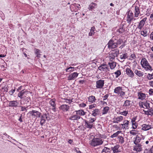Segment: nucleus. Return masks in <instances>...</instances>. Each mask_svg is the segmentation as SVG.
I'll return each mask as SVG.
<instances>
[{"label": "nucleus", "instance_id": "obj_57", "mask_svg": "<svg viewBox=\"0 0 153 153\" xmlns=\"http://www.w3.org/2000/svg\"><path fill=\"white\" fill-rule=\"evenodd\" d=\"M65 100H66V102L67 103H71L72 102V101L70 99H66Z\"/></svg>", "mask_w": 153, "mask_h": 153}, {"label": "nucleus", "instance_id": "obj_24", "mask_svg": "<svg viewBox=\"0 0 153 153\" xmlns=\"http://www.w3.org/2000/svg\"><path fill=\"white\" fill-rule=\"evenodd\" d=\"M55 100L54 99H52L49 102V103L52 106L53 108L52 109L54 110L55 109V107L56 106V104H55Z\"/></svg>", "mask_w": 153, "mask_h": 153}, {"label": "nucleus", "instance_id": "obj_6", "mask_svg": "<svg viewBox=\"0 0 153 153\" xmlns=\"http://www.w3.org/2000/svg\"><path fill=\"white\" fill-rule=\"evenodd\" d=\"M134 18L133 14L132 11L129 10L128 11L127 14V19L128 23L130 24L131 21Z\"/></svg>", "mask_w": 153, "mask_h": 153}, {"label": "nucleus", "instance_id": "obj_20", "mask_svg": "<svg viewBox=\"0 0 153 153\" xmlns=\"http://www.w3.org/2000/svg\"><path fill=\"white\" fill-rule=\"evenodd\" d=\"M138 98L142 100L145 99L146 97V94L142 93H138Z\"/></svg>", "mask_w": 153, "mask_h": 153}, {"label": "nucleus", "instance_id": "obj_34", "mask_svg": "<svg viewBox=\"0 0 153 153\" xmlns=\"http://www.w3.org/2000/svg\"><path fill=\"white\" fill-rule=\"evenodd\" d=\"M131 122L132 123L133 125V128L134 129H136L137 127V125L136 123L135 122V119L134 118L132 119L131 120Z\"/></svg>", "mask_w": 153, "mask_h": 153}, {"label": "nucleus", "instance_id": "obj_45", "mask_svg": "<svg viewBox=\"0 0 153 153\" xmlns=\"http://www.w3.org/2000/svg\"><path fill=\"white\" fill-rule=\"evenodd\" d=\"M141 34L144 37H146L147 35V31H143L141 32Z\"/></svg>", "mask_w": 153, "mask_h": 153}, {"label": "nucleus", "instance_id": "obj_17", "mask_svg": "<svg viewBox=\"0 0 153 153\" xmlns=\"http://www.w3.org/2000/svg\"><path fill=\"white\" fill-rule=\"evenodd\" d=\"M142 129L143 130L146 131L149 130L152 128V126L151 125H147L146 124H144L142 126Z\"/></svg>", "mask_w": 153, "mask_h": 153}, {"label": "nucleus", "instance_id": "obj_48", "mask_svg": "<svg viewBox=\"0 0 153 153\" xmlns=\"http://www.w3.org/2000/svg\"><path fill=\"white\" fill-rule=\"evenodd\" d=\"M123 42V41L122 39H119L117 41V42L116 43L117 44V45H119L121 44Z\"/></svg>", "mask_w": 153, "mask_h": 153}, {"label": "nucleus", "instance_id": "obj_19", "mask_svg": "<svg viewBox=\"0 0 153 153\" xmlns=\"http://www.w3.org/2000/svg\"><path fill=\"white\" fill-rule=\"evenodd\" d=\"M85 124L86 127L89 128H91L93 126V124L86 120L85 121Z\"/></svg>", "mask_w": 153, "mask_h": 153}, {"label": "nucleus", "instance_id": "obj_61", "mask_svg": "<svg viewBox=\"0 0 153 153\" xmlns=\"http://www.w3.org/2000/svg\"><path fill=\"white\" fill-rule=\"evenodd\" d=\"M143 111L144 112L145 114H146V115H150V114H149L148 110L145 111L144 110H143Z\"/></svg>", "mask_w": 153, "mask_h": 153}, {"label": "nucleus", "instance_id": "obj_18", "mask_svg": "<svg viewBox=\"0 0 153 153\" xmlns=\"http://www.w3.org/2000/svg\"><path fill=\"white\" fill-rule=\"evenodd\" d=\"M123 117L122 116L117 117L114 119L113 122L118 123L119 122H120L123 120Z\"/></svg>", "mask_w": 153, "mask_h": 153}, {"label": "nucleus", "instance_id": "obj_40", "mask_svg": "<svg viewBox=\"0 0 153 153\" xmlns=\"http://www.w3.org/2000/svg\"><path fill=\"white\" fill-rule=\"evenodd\" d=\"M110 149L106 147H105L101 152V153H106L109 152Z\"/></svg>", "mask_w": 153, "mask_h": 153}, {"label": "nucleus", "instance_id": "obj_55", "mask_svg": "<svg viewBox=\"0 0 153 153\" xmlns=\"http://www.w3.org/2000/svg\"><path fill=\"white\" fill-rule=\"evenodd\" d=\"M119 94H120V96L122 97L125 95V92L121 91L120 92V93H119Z\"/></svg>", "mask_w": 153, "mask_h": 153}, {"label": "nucleus", "instance_id": "obj_21", "mask_svg": "<svg viewBox=\"0 0 153 153\" xmlns=\"http://www.w3.org/2000/svg\"><path fill=\"white\" fill-rule=\"evenodd\" d=\"M129 123V121L127 120H125L124 121L123 124H122L121 125L124 128H128V126Z\"/></svg>", "mask_w": 153, "mask_h": 153}, {"label": "nucleus", "instance_id": "obj_54", "mask_svg": "<svg viewBox=\"0 0 153 153\" xmlns=\"http://www.w3.org/2000/svg\"><path fill=\"white\" fill-rule=\"evenodd\" d=\"M108 97V94H106L103 97V100H106Z\"/></svg>", "mask_w": 153, "mask_h": 153}, {"label": "nucleus", "instance_id": "obj_29", "mask_svg": "<svg viewBox=\"0 0 153 153\" xmlns=\"http://www.w3.org/2000/svg\"><path fill=\"white\" fill-rule=\"evenodd\" d=\"M25 91L24 90H23L22 91L19 92L18 94V96L21 99H22L24 98L23 96L24 94L25 93Z\"/></svg>", "mask_w": 153, "mask_h": 153}, {"label": "nucleus", "instance_id": "obj_2", "mask_svg": "<svg viewBox=\"0 0 153 153\" xmlns=\"http://www.w3.org/2000/svg\"><path fill=\"white\" fill-rule=\"evenodd\" d=\"M141 64L142 67L144 68L146 70H152V67L148 63L147 60L145 58H143L141 62Z\"/></svg>", "mask_w": 153, "mask_h": 153}, {"label": "nucleus", "instance_id": "obj_25", "mask_svg": "<svg viewBox=\"0 0 153 153\" xmlns=\"http://www.w3.org/2000/svg\"><path fill=\"white\" fill-rule=\"evenodd\" d=\"M134 72L136 75H137V76H138L139 77L143 76V75L144 74L143 72H142L141 71H138L137 70H135Z\"/></svg>", "mask_w": 153, "mask_h": 153}, {"label": "nucleus", "instance_id": "obj_27", "mask_svg": "<svg viewBox=\"0 0 153 153\" xmlns=\"http://www.w3.org/2000/svg\"><path fill=\"white\" fill-rule=\"evenodd\" d=\"M80 118V116L78 115H74L70 117L69 118L70 120H77L79 119Z\"/></svg>", "mask_w": 153, "mask_h": 153}, {"label": "nucleus", "instance_id": "obj_3", "mask_svg": "<svg viewBox=\"0 0 153 153\" xmlns=\"http://www.w3.org/2000/svg\"><path fill=\"white\" fill-rule=\"evenodd\" d=\"M119 53V50L118 49H116L112 51L109 54V58L110 60H113L115 57H117Z\"/></svg>", "mask_w": 153, "mask_h": 153}, {"label": "nucleus", "instance_id": "obj_26", "mask_svg": "<svg viewBox=\"0 0 153 153\" xmlns=\"http://www.w3.org/2000/svg\"><path fill=\"white\" fill-rule=\"evenodd\" d=\"M119 147L118 145H116L113 147H112L111 149L113 150L114 153H117L119 152L118 149Z\"/></svg>", "mask_w": 153, "mask_h": 153}, {"label": "nucleus", "instance_id": "obj_49", "mask_svg": "<svg viewBox=\"0 0 153 153\" xmlns=\"http://www.w3.org/2000/svg\"><path fill=\"white\" fill-rule=\"evenodd\" d=\"M74 67H70L68 68H67V69H66L65 70L66 71V72H71L73 71V70H69L70 69H74Z\"/></svg>", "mask_w": 153, "mask_h": 153}, {"label": "nucleus", "instance_id": "obj_42", "mask_svg": "<svg viewBox=\"0 0 153 153\" xmlns=\"http://www.w3.org/2000/svg\"><path fill=\"white\" fill-rule=\"evenodd\" d=\"M115 75V77L117 78L121 74V72L120 70H117L114 73Z\"/></svg>", "mask_w": 153, "mask_h": 153}, {"label": "nucleus", "instance_id": "obj_23", "mask_svg": "<svg viewBox=\"0 0 153 153\" xmlns=\"http://www.w3.org/2000/svg\"><path fill=\"white\" fill-rule=\"evenodd\" d=\"M97 4L96 3L92 2L90 4L89 6V9L90 10H92L93 9L96 7Z\"/></svg>", "mask_w": 153, "mask_h": 153}, {"label": "nucleus", "instance_id": "obj_5", "mask_svg": "<svg viewBox=\"0 0 153 153\" xmlns=\"http://www.w3.org/2000/svg\"><path fill=\"white\" fill-rule=\"evenodd\" d=\"M107 45L109 49H114L117 47V44L112 40H110Z\"/></svg>", "mask_w": 153, "mask_h": 153}, {"label": "nucleus", "instance_id": "obj_8", "mask_svg": "<svg viewBox=\"0 0 153 153\" xmlns=\"http://www.w3.org/2000/svg\"><path fill=\"white\" fill-rule=\"evenodd\" d=\"M104 80H100L96 82V87L97 88H102L104 86Z\"/></svg>", "mask_w": 153, "mask_h": 153}, {"label": "nucleus", "instance_id": "obj_35", "mask_svg": "<svg viewBox=\"0 0 153 153\" xmlns=\"http://www.w3.org/2000/svg\"><path fill=\"white\" fill-rule=\"evenodd\" d=\"M118 139L119 143H120L121 144H123L124 143V138L123 137L121 136H118Z\"/></svg>", "mask_w": 153, "mask_h": 153}, {"label": "nucleus", "instance_id": "obj_63", "mask_svg": "<svg viewBox=\"0 0 153 153\" xmlns=\"http://www.w3.org/2000/svg\"><path fill=\"white\" fill-rule=\"evenodd\" d=\"M149 84L150 86L153 87V81H150Z\"/></svg>", "mask_w": 153, "mask_h": 153}, {"label": "nucleus", "instance_id": "obj_36", "mask_svg": "<svg viewBox=\"0 0 153 153\" xmlns=\"http://www.w3.org/2000/svg\"><path fill=\"white\" fill-rule=\"evenodd\" d=\"M128 56L127 55V54L126 53L123 54L122 55L120 56V58L121 59H125L128 58Z\"/></svg>", "mask_w": 153, "mask_h": 153}, {"label": "nucleus", "instance_id": "obj_13", "mask_svg": "<svg viewBox=\"0 0 153 153\" xmlns=\"http://www.w3.org/2000/svg\"><path fill=\"white\" fill-rule=\"evenodd\" d=\"M30 113L32 116H34L37 117H39L40 116L41 113L38 111L35 110H32L30 111Z\"/></svg>", "mask_w": 153, "mask_h": 153}, {"label": "nucleus", "instance_id": "obj_14", "mask_svg": "<svg viewBox=\"0 0 153 153\" xmlns=\"http://www.w3.org/2000/svg\"><path fill=\"white\" fill-rule=\"evenodd\" d=\"M147 19L146 18H145L143 19L142 20H141L138 26V28L140 29L141 30L142 29V28L143 27L145 22Z\"/></svg>", "mask_w": 153, "mask_h": 153}, {"label": "nucleus", "instance_id": "obj_38", "mask_svg": "<svg viewBox=\"0 0 153 153\" xmlns=\"http://www.w3.org/2000/svg\"><path fill=\"white\" fill-rule=\"evenodd\" d=\"M140 140L141 138L137 136L134 142V144H138V143L140 142Z\"/></svg>", "mask_w": 153, "mask_h": 153}, {"label": "nucleus", "instance_id": "obj_4", "mask_svg": "<svg viewBox=\"0 0 153 153\" xmlns=\"http://www.w3.org/2000/svg\"><path fill=\"white\" fill-rule=\"evenodd\" d=\"M19 103L17 100L9 101L8 106L10 107L16 108L19 106Z\"/></svg>", "mask_w": 153, "mask_h": 153}, {"label": "nucleus", "instance_id": "obj_32", "mask_svg": "<svg viewBox=\"0 0 153 153\" xmlns=\"http://www.w3.org/2000/svg\"><path fill=\"white\" fill-rule=\"evenodd\" d=\"M109 110V107L106 106L104 107L102 111V114H107Z\"/></svg>", "mask_w": 153, "mask_h": 153}, {"label": "nucleus", "instance_id": "obj_33", "mask_svg": "<svg viewBox=\"0 0 153 153\" xmlns=\"http://www.w3.org/2000/svg\"><path fill=\"white\" fill-rule=\"evenodd\" d=\"M95 30V27H93L91 28L90 31L88 34V35L89 36H91L94 34L95 33L94 32Z\"/></svg>", "mask_w": 153, "mask_h": 153}, {"label": "nucleus", "instance_id": "obj_52", "mask_svg": "<svg viewBox=\"0 0 153 153\" xmlns=\"http://www.w3.org/2000/svg\"><path fill=\"white\" fill-rule=\"evenodd\" d=\"M96 120V118H91V119L89 120V121L88 122L90 123H91L93 124V123Z\"/></svg>", "mask_w": 153, "mask_h": 153}, {"label": "nucleus", "instance_id": "obj_64", "mask_svg": "<svg viewBox=\"0 0 153 153\" xmlns=\"http://www.w3.org/2000/svg\"><path fill=\"white\" fill-rule=\"evenodd\" d=\"M149 93L150 94H152L153 93V89H150L149 90Z\"/></svg>", "mask_w": 153, "mask_h": 153}, {"label": "nucleus", "instance_id": "obj_50", "mask_svg": "<svg viewBox=\"0 0 153 153\" xmlns=\"http://www.w3.org/2000/svg\"><path fill=\"white\" fill-rule=\"evenodd\" d=\"M149 109L148 110L149 114H150V115H152L153 114V110L152 108H150L148 109Z\"/></svg>", "mask_w": 153, "mask_h": 153}, {"label": "nucleus", "instance_id": "obj_53", "mask_svg": "<svg viewBox=\"0 0 153 153\" xmlns=\"http://www.w3.org/2000/svg\"><path fill=\"white\" fill-rule=\"evenodd\" d=\"M135 131V130H131L130 131V133L132 135H135L137 134V133L134 132Z\"/></svg>", "mask_w": 153, "mask_h": 153}, {"label": "nucleus", "instance_id": "obj_47", "mask_svg": "<svg viewBox=\"0 0 153 153\" xmlns=\"http://www.w3.org/2000/svg\"><path fill=\"white\" fill-rule=\"evenodd\" d=\"M128 111H124L123 112H120V114L122 115H123L124 116H126L128 114Z\"/></svg>", "mask_w": 153, "mask_h": 153}, {"label": "nucleus", "instance_id": "obj_30", "mask_svg": "<svg viewBox=\"0 0 153 153\" xmlns=\"http://www.w3.org/2000/svg\"><path fill=\"white\" fill-rule=\"evenodd\" d=\"M88 100L89 102H90L91 103H93L94 102H95L96 100L95 97L93 96H90L88 98Z\"/></svg>", "mask_w": 153, "mask_h": 153}, {"label": "nucleus", "instance_id": "obj_15", "mask_svg": "<svg viewBox=\"0 0 153 153\" xmlns=\"http://www.w3.org/2000/svg\"><path fill=\"white\" fill-rule=\"evenodd\" d=\"M126 74L129 77H133L134 76V74L133 71L129 68H127L126 69Z\"/></svg>", "mask_w": 153, "mask_h": 153}, {"label": "nucleus", "instance_id": "obj_62", "mask_svg": "<svg viewBox=\"0 0 153 153\" xmlns=\"http://www.w3.org/2000/svg\"><path fill=\"white\" fill-rule=\"evenodd\" d=\"M78 148H75V150L77 152V153H81V152L79 150H78Z\"/></svg>", "mask_w": 153, "mask_h": 153}, {"label": "nucleus", "instance_id": "obj_37", "mask_svg": "<svg viewBox=\"0 0 153 153\" xmlns=\"http://www.w3.org/2000/svg\"><path fill=\"white\" fill-rule=\"evenodd\" d=\"M143 105L146 107V108L149 109L150 108V104L149 102L146 101L145 102H143Z\"/></svg>", "mask_w": 153, "mask_h": 153}, {"label": "nucleus", "instance_id": "obj_16", "mask_svg": "<svg viewBox=\"0 0 153 153\" xmlns=\"http://www.w3.org/2000/svg\"><path fill=\"white\" fill-rule=\"evenodd\" d=\"M134 17H137L140 13V8L137 6L135 7Z\"/></svg>", "mask_w": 153, "mask_h": 153}, {"label": "nucleus", "instance_id": "obj_12", "mask_svg": "<svg viewBox=\"0 0 153 153\" xmlns=\"http://www.w3.org/2000/svg\"><path fill=\"white\" fill-rule=\"evenodd\" d=\"M70 106L66 104H64L61 105L59 108L63 111H68L70 108Z\"/></svg>", "mask_w": 153, "mask_h": 153}, {"label": "nucleus", "instance_id": "obj_46", "mask_svg": "<svg viewBox=\"0 0 153 153\" xmlns=\"http://www.w3.org/2000/svg\"><path fill=\"white\" fill-rule=\"evenodd\" d=\"M147 78L148 79L150 80L152 79H153V73L152 74H149L147 76Z\"/></svg>", "mask_w": 153, "mask_h": 153}, {"label": "nucleus", "instance_id": "obj_31", "mask_svg": "<svg viewBox=\"0 0 153 153\" xmlns=\"http://www.w3.org/2000/svg\"><path fill=\"white\" fill-rule=\"evenodd\" d=\"M108 64L110 65V68L111 69H113L116 67V63L113 62H109Z\"/></svg>", "mask_w": 153, "mask_h": 153}, {"label": "nucleus", "instance_id": "obj_39", "mask_svg": "<svg viewBox=\"0 0 153 153\" xmlns=\"http://www.w3.org/2000/svg\"><path fill=\"white\" fill-rule=\"evenodd\" d=\"M76 113H79V114L81 115H84L85 113L84 111L83 110H80L76 111Z\"/></svg>", "mask_w": 153, "mask_h": 153}, {"label": "nucleus", "instance_id": "obj_56", "mask_svg": "<svg viewBox=\"0 0 153 153\" xmlns=\"http://www.w3.org/2000/svg\"><path fill=\"white\" fill-rule=\"evenodd\" d=\"M144 153H152L151 152V151H150V150H149L147 149H146L144 152Z\"/></svg>", "mask_w": 153, "mask_h": 153}, {"label": "nucleus", "instance_id": "obj_9", "mask_svg": "<svg viewBox=\"0 0 153 153\" xmlns=\"http://www.w3.org/2000/svg\"><path fill=\"white\" fill-rule=\"evenodd\" d=\"M135 144L136 145L134 146V151H135L137 152H140L142 151L143 149L142 147V145L140 144Z\"/></svg>", "mask_w": 153, "mask_h": 153}, {"label": "nucleus", "instance_id": "obj_10", "mask_svg": "<svg viewBox=\"0 0 153 153\" xmlns=\"http://www.w3.org/2000/svg\"><path fill=\"white\" fill-rule=\"evenodd\" d=\"M78 74L76 72H74L70 74L68 77V80H74L78 76Z\"/></svg>", "mask_w": 153, "mask_h": 153}, {"label": "nucleus", "instance_id": "obj_44", "mask_svg": "<svg viewBox=\"0 0 153 153\" xmlns=\"http://www.w3.org/2000/svg\"><path fill=\"white\" fill-rule=\"evenodd\" d=\"M121 132L120 131H118L114 133L112 135L111 137V138H114L116 137Z\"/></svg>", "mask_w": 153, "mask_h": 153}, {"label": "nucleus", "instance_id": "obj_7", "mask_svg": "<svg viewBox=\"0 0 153 153\" xmlns=\"http://www.w3.org/2000/svg\"><path fill=\"white\" fill-rule=\"evenodd\" d=\"M98 69L101 71L107 72L109 71V68L107 66L106 64H102L100 66Z\"/></svg>", "mask_w": 153, "mask_h": 153}, {"label": "nucleus", "instance_id": "obj_11", "mask_svg": "<svg viewBox=\"0 0 153 153\" xmlns=\"http://www.w3.org/2000/svg\"><path fill=\"white\" fill-rule=\"evenodd\" d=\"M41 119L40 121V124L41 126H42L45 123L46 120H49V118L48 117L46 114H44L41 117Z\"/></svg>", "mask_w": 153, "mask_h": 153}, {"label": "nucleus", "instance_id": "obj_51", "mask_svg": "<svg viewBox=\"0 0 153 153\" xmlns=\"http://www.w3.org/2000/svg\"><path fill=\"white\" fill-rule=\"evenodd\" d=\"M124 31V29L123 28V27H121L118 30V31L120 33H122Z\"/></svg>", "mask_w": 153, "mask_h": 153}, {"label": "nucleus", "instance_id": "obj_59", "mask_svg": "<svg viewBox=\"0 0 153 153\" xmlns=\"http://www.w3.org/2000/svg\"><path fill=\"white\" fill-rule=\"evenodd\" d=\"M15 89L12 90L11 91H9V93L11 95H12L15 91Z\"/></svg>", "mask_w": 153, "mask_h": 153}, {"label": "nucleus", "instance_id": "obj_41", "mask_svg": "<svg viewBox=\"0 0 153 153\" xmlns=\"http://www.w3.org/2000/svg\"><path fill=\"white\" fill-rule=\"evenodd\" d=\"M130 102L131 101H130L128 100H126L125 101L123 106H125L126 107L129 106L130 105Z\"/></svg>", "mask_w": 153, "mask_h": 153}, {"label": "nucleus", "instance_id": "obj_1", "mask_svg": "<svg viewBox=\"0 0 153 153\" xmlns=\"http://www.w3.org/2000/svg\"><path fill=\"white\" fill-rule=\"evenodd\" d=\"M103 142V141L101 138H94L92 140L90 144L92 146H96L102 144Z\"/></svg>", "mask_w": 153, "mask_h": 153}, {"label": "nucleus", "instance_id": "obj_60", "mask_svg": "<svg viewBox=\"0 0 153 153\" xmlns=\"http://www.w3.org/2000/svg\"><path fill=\"white\" fill-rule=\"evenodd\" d=\"M131 57L133 59H134L136 57L134 53L131 55Z\"/></svg>", "mask_w": 153, "mask_h": 153}, {"label": "nucleus", "instance_id": "obj_43", "mask_svg": "<svg viewBox=\"0 0 153 153\" xmlns=\"http://www.w3.org/2000/svg\"><path fill=\"white\" fill-rule=\"evenodd\" d=\"M40 51V50L37 49L35 50V53L36 55V56L38 58L40 57L41 55V54L39 53Z\"/></svg>", "mask_w": 153, "mask_h": 153}, {"label": "nucleus", "instance_id": "obj_22", "mask_svg": "<svg viewBox=\"0 0 153 153\" xmlns=\"http://www.w3.org/2000/svg\"><path fill=\"white\" fill-rule=\"evenodd\" d=\"M100 113V111L98 109H95L92 111V115L95 117L96 116L99 115Z\"/></svg>", "mask_w": 153, "mask_h": 153}, {"label": "nucleus", "instance_id": "obj_58", "mask_svg": "<svg viewBox=\"0 0 153 153\" xmlns=\"http://www.w3.org/2000/svg\"><path fill=\"white\" fill-rule=\"evenodd\" d=\"M25 100L27 101V103H29L30 100V97H27L25 99Z\"/></svg>", "mask_w": 153, "mask_h": 153}, {"label": "nucleus", "instance_id": "obj_28", "mask_svg": "<svg viewBox=\"0 0 153 153\" xmlns=\"http://www.w3.org/2000/svg\"><path fill=\"white\" fill-rule=\"evenodd\" d=\"M122 90V88L120 87H118L114 89V92L116 94H119L120 92Z\"/></svg>", "mask_w": 153, "mask_h": 153}]
</instances>
